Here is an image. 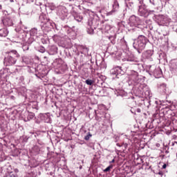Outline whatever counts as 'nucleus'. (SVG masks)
<instances>
[{"label": "nucleus", "instance_id": "f257e3e1", "mask_svg": "<svg viewBox=\"0 0 177 177\" xmlns=\"http://www.w3.org/2000/svg\"><path fill=\"white\" fill-rule=\"evenodd\" d=\"M147 38L143 35H140L138 40H135L133 44V46L135 49H137L138 53H142V50H145L146 45L147 44Z\"/></svg>", "mask_w": 177, "mask_h": 177}, {"label": "nucleus", "instance_id": "f03ea898", "mask_svg": "<svg viewBox=\"0 0 177 177\" xmlns=\"http://www.w3.org/2000/svg\"><path fill=\"white\" fill-rule=\"evenodd\" d=\"M17 59L16 58L6 57L4 59V63L6 66H13V64H16Z\"/></svg>", "mask_w": 177, "mask_h": 177}, {"label": "nucleus", "instance_id": "7ed1b4c3", "mask_svg": "<svg viewBox=\"0 0 177 177\" xmlns=\"http://www.w3.org/2000/svg\"><path fill=\"white\" fill-rule=\"evenodd\" d=\"M129 21L130 26H131V27H135L139 25V18L136 17V16L135 15H132L130 17Z\"/></svg>", "mask_w": 177, "mask_h": 177}, {"label": "nucleus", "instance_id": "20e7f679", "mask_svg": "<svg viewBox=\"0 0 177 177\" xmlns=\"http://www.w3.org/2000/svg\"><path fill=\"white\" fill-rule=\"evenodd\" d=\"M6 57H12L14 59H17V57H20V55L16 50H12L8 53V56Z\"/></svg>", "mask_w": 177, "mask_h": 177}, {"label": "nucleus", "instance_id": "39448f33", "mask_svg": "<svg viewBox=\"0 0 177 177\" xmlns=\"http://www.w3.org/2000/svg\"><path fill=\"white\" fill-rule=\"evenodd\" d=\"M3 24L6 27H10L13 26V21L9 17H6L4 19H3Z\"/></svg>", "mask_w": 177, "mask_h": 177}, {"label": "nucleus", "instance_id": "423d86ee", "mask_svg": "<svg viewBox=\"0 0 177 177\" xmlns=\"http://www.w3.org/2000/svg\"><path fill=\"white\" fill-rule=\"evenodd\" d=\"M8 34H9L8 29L2 28L0 30V37H8Z\"/></svg>", "mask_w": 177, "mask_h": 177}, {"label": "nucleus", "instance_id": "0eeeda50", "mask_svg": "<svg viewBox=\"0 0 177 177\" xmlns=\"http://www.w3.org/2000/svg\"><path fill=\"white\" fill-rule=\"evenodd\" d=\"M158 21L161 23V24H165V22L167 21V17L164 15H160L158 18Z\"/></svg>", "mask_w": 177, "mask_h": 177}, {"label": "nucleus", "instance_id": "6e6552de", "mask_svg": "<svg viewBox=\"0 0 177 177\" xmlns=\"http://www.w3.org/2000/svg\"><path fill=\"white\" fill-rule=\"evenodd\" d=\"M39 19H40L41 23H42L43 24H46V23H48V19L46 18V16L45 15L40 16Z\"/></svg>", "mask_w": 177, "mask_h": 177}, {"label": "nucleus", "instance_id": "1a4fd4ad", "mask_svg": "<svg viewBox=\"0 0 177 177\" xmlns=\"http://www.w3.org/2000/svg\"><path fill=\"white\" fill-rule=\"evenodd\" d=\"M85 82H86V85H93V82H95L92 80L88 79L85 81Z\"/></svg>", "mask_w": 177, "mask_h": 177}, {"label": "nucleus", "instance_id": "9d476101", "mask_svg": "<svg viewBox=\"0 0 177 177\" xmlns=\"http://www.w3.org/2000/svg\"><path fill=\"white\" fill-rule=\"evenodd\" d=\"M91 138H92V134L91 133V132H88V135L84 137V140H89Z\"/></svg>", "mask_w": 177, "mask_h": 177}, {"label": "nucleus", "instance_id": "9b49d317", "mask_svg": "<svg viewBox=\"0 0 177 177\" xmlns=\"http://www.w3.org/2000/svg\"><path fill=\"white\" fill-rule=\"evenodd\" d=\"M139 12L141 14V16H145V15H146V10L143 8H140Z\"/></svg>", "mask_w": 177, "mask_h": 177}, {"label": "nucleus", "instance_id": "f8f14e48", "mask_svg": "<svg viewBox=\"0 0 177 177\" xmlns=\"http://www.w3.org/2000/svg\"><path fill=\"white\" fill-rule=\"evenodd\" d=\"M117 146H118L119 147H124V149H127V147H128V145L123 143L122 145H120V143L117 144Z\"/></svg>", "mask_w": 177, "mask_h": 177}, {"label": "nucleus", "instance_id": "ddd939ff", "mask_svg": "<svg viewBox=\"0 0 177 177\" xmlns=\"http://www.w3.org/2000/svg\"><path fill=\"white\" fill-rule=\"evenodd\" d=\"M75 20H77V21H82V16H77L75 17Z\"/></svg>", "mask_w": 177, "mask_h": 177}, {"label": "nucleus", "instance_id": "4468645a", "mask_svg": "<svg viewBox=\"0 0 177 177\" xmlns=\"http://www.w3.org/2000/svg\"><path fill=\"white\" fill-rule=\"evenodd\" d=\"M113 168V165H110L108 167H106L104 170V172H109V171H110V169Z\"/></svg>", "mask_w": 177, "mask_h": 177}, {"label": "nucleus", "instance_id": "2eb2a0df", "mask_svg": "<svg viewBox=\"0 0 177 177\" xmlns=\"http://www.w3.org/2000/svg\"><path fill=\"white\" fill-rule=\"evenodd\" d=\"M117 69H119V70L122 71V67H121V66H116V67L115 68V70H117Z\"/></svg>", "mask_w": 177, "mask_h": 177}, {"label": "nucleus", "instance_id": "dca6fc26", "mask_svg": "<svg viewBox=\"0 0 177 177\" xmlns=\"http://www.w3.org/2000/svg\"><path fill=\"white\" fill-rule=\"evenodd\" d=\"M158 175H160L161 176H162V175H164V173H162V171H159L158 173Z\"/></svg>", "mask_w": 177, "mask_h": 177}, {"label": "nucleus", "instance_id": "f3484780", "mask_svg": "<svg viewBox=\"0 0 177 177\" xmlns=\"http://www.w3.org/2000/svg\"><path fill=\"white\" fill-rule=\"evenodd\" d=\"M137 113H140L141 112V110H140V109H137Z\"/></svg>", "mask_w": 177, "mask_h": 177}, {"label": "nucleus", "instance_id": "a211bd4d", "mask_svg": "<svg viewBox=\"0 0 177 177\" xmlns=\"http://www.w3.org/2000/svg\"><path fill=\"white\" fill-rule=\"evenodd\" d=\"M175 144L177 145V142L176 141H175L174 142L172 143V146H174Z\"/></svg>", "mask_w": 177, "mask_h": 177}, {"label": "nucleus", "instance_id": "6ab92c4d", "mask_svg": "<svg viewBox=\"0 0 177 177\" xmlns=\"http://www.w3.org/2000/svg\"><path fill=\"white\" fill-rule=\"evenodd\" d=\"M115 160L113 159V160L110 162V163L111 164V163H113V162H115Z\"/></svg>", "mask_w": 177, "mask_h": 177}, {"label": "nucleus", "instance_id": "aec40b11", "mask_svg": "<svg viewBox=\"0 0 177 177\" xmlns=\"http://www.w3.org/2000/svg\"><path fill=\"white\" fill-rule=\"evenodd\" d=\"M166 167H167V165H163V168H166Z\"/></svg>", "mask_w": 177, "mask_h": 177}, {"label": "nucleus", "instance_id": "412c9836", "mask_svg": "<svg viewBox=\"0 0 177 177\" xmlns=\"http://www.w3.org/2000/svg\"><path fill=\"white\" fill-rule=\"evenodd\" d=\"M15 97V96H11V99H13Z\"/></svg>", "mask_w": 177, "mask_h": 177}, {"label": "nucleus", "instance_id": "4be33fe9", "mask_svg": "<svg viewBox=\"0 0 177 177\" xmlns=\"http://www.w3.org/2000/svg\"><path fill=\"white\" fill-rule=\"evenodd\" d=\"M54 49H55V50H57V48H54Z\"/></svg>", "mask_w": 177, "mask_h": 177}, {"label": "nucleus", "instance_id": "5701e85b", "mask_svg": "<svg viewBox=\"0 0 177 177\" xmlns=\"http://www.w3.org/2000/svg\"><path fill=\"white\" fill-rule=\"evenodd\" d=\"M42 52V53H44V52H45V50H43V51H41Z\"/></svg>", "mask_w": 177, "mask_h": 177}, {"label": "nucleus", "instance_id": "b1692460", "mask_svg": "<svg viewBox=\"0 0 177 177\" xmlns=\"http://www.w3.org/2000/svg\"><path fill=\"white\" fill-rule=\"evenodd\" d=\"M43 50H44V49L43 50H41V51L43 52Z\"/></svg>", "mask_w": 177, "mask_h": 177}]
</instances>
